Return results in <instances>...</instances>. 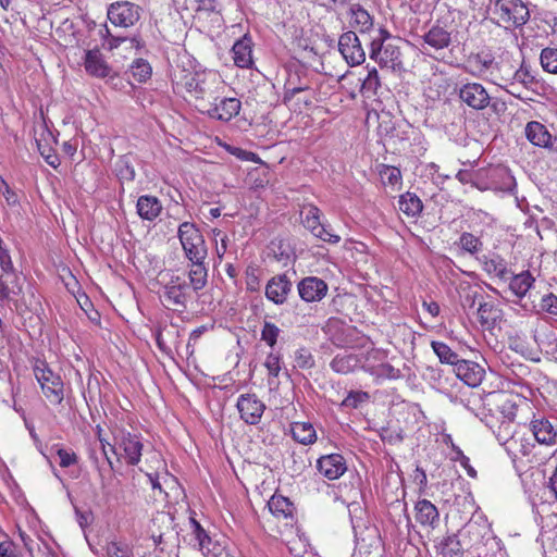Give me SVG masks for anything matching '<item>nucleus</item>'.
<instances>
[{
	"label": "nucleus",
	"mask_w": 557,
	"mask_h": 557,
	"mask_svg": "<svg viewBox=\"0 0 557 557\" xmlns=\"http://www.w3.org/2000/svg\"><path fill=\"white\" fill-rule=\"evenodd\" d=\"M172 85L175 94L193 102L201 112L225 92L226 84L219 72L213 70L194 71L176 66L172 74Z\"/></svg>",
	"instance_id": "f257e3e1"
},
{
	"label": "nucleus",
	"mask_w": 557,
	"mask_h": 557,
	"mask_svg": "<svg viewBox=\"0 0 557 557\" xmlns=\"http://www.w3.org/2000/svg\"><path fill=\"white\" fill-rule=\"evenodd\" d=\"M152 289L166 309L177 312L185 311L187 304L193 299L191 289L185 277L169 269L157 274Z\"/></svg>",
	"instance_id": "f03ea898"
},
{
	"label": "nucleus",
	"mask_w": 557,
	"mask_h": 557,
	"mask_svg": "<svg viewBox=\"0 0 557 557\" xmlns=\"http://www.w3.org/2000/svg\"><path fill=\"white\" fill-rule=\"evenodd\" d=\"M517 398V396L504 391L487 395L486 406L488 410L498 412L503 418L498 430L493 431L499 442L506 443L511 437V423L518 411Z\"/></svg>",
	"instance_id": "7ed1b4c3"
},
{
	"label": "nucleus",
	"mask_w": 557,
	"mask_h": 557,
	"mask_svg": "<svg viewBox=\"0 0 557 557\" xmlns=\"http://www.w3.org/2000/svg\"><path fill=\"white\" fill-rule=\"evenodd\" d=\"M34 375L41 393L52 407H63L66 388L62 376L55 373L46 361L37 360L34 366Z\"/></svg>",
	"instance_id": "20e7f679"
},
{
	"label": "nucleus",
	"mask_w": 557,
	"mask_h": 557,
	"mask_svg": "<svg viewBox=\"0 0 557 557\" xmlns=\"http://www.w3.org/2000/svg\"><path fill=\"white\" fill-rule=\"evenodd\" d=\"M111 432L114 440L111 451L119 460H123L126 465L137 466L140 461L144 448L140 436L116 425Z\"/></svg>",
	"instance_id": "39448f33"
},
{
	"label": "nucleus",
	"mask_w": 557,
	"mask_h": 557,
	"mask_svg": "<svg viewBox=\"0 0 557 557\" xmlns=\"http://www.w3.org/2000/svg\"><path fill=\"white\" fill-rule=\"evenodd\" d=\"M493 14L497 25L506 29L521 27L530 18L529 9L522 0H496Z\"/></svg>",
	"instance_id": "423d86ee"
},
{
	"label": "nucleus",
	"mask_w": 557,
	"mask_h": 557,
	"mask_svg": "<svg viewBox=\"0 0 557 557\" xmlns=\"http://www.w3.org/2000/svg\"><path fill=\"white\" fill-rule=\"evenodd\" d=\"M178 238L188 260H206L207 245L200 230L194 223H182L178 227Z\"/></svg>",
	"instance_id": "0eeeda50"
},
{
	"label": "nucleus",
	"mask_w": 557,
	"mask_h": 557,
	"mask_svg": "<svg viewBox=\"0 0 557 557\" xmlns=\"http://www.w3.org/2000/svg\"><path fill=\"white\" fill-rule=\"evenodd\" d=\"M189 524L190 535L206 557H234L224 544L212 540L195 517L189 518Z\"/></svg>",
	"instance_id": "6e6552de"
},
{
	"label": "nucleus",
	"mask_w": 557,
	"mask_h": 557,
	"mask_svg": "<svg viewBox=\"0 0 557 557\" xmlns=\"http://www.w3.org/2000/svg\"><path fill=\"white\" fill-rule=\"evenodd\" d=\"M140 11V7L133 2H115L108 9V18L116 26L131 27L139 21Z\"/></svg>",
	"instance_id": "1a4fd4ad"
},
{
	"label": "nucleus",
	"mask_w": 557,
	"mask_h": 557,
	"mask_svg": "<svg viewBox=\"0 0 557 557\" xmlns=\"http://www.w3.org/2000/svg\"><path fill=\"white\" fill-rule=\"evenodd\" d=\"M242 109V102L235 97H225L224 94L215 101H211L200 113L209 117L228 122L235 117Z\"/></svg>",
	"instance_id": "9d476101"
},
{
	"label": "nucleus",
	"mask_w": 557,
	"mask_h": 557,
	"mask_svg": "<svg viewBox=\"0 0 557 557\" xmlns=\"http://www.w3.org/2000/svg\"><path fill=\"white\" fill-rule=\"evenodd\" d=\"M338 50L350 66L359 65L366 60V52L354 30L345 32L339 36Z\"/></svg>",
	"instance_id": "9b49d317"
},
{
	"label": "nucleus",
	"mask_w": 557,
	"mask_h": 557,
	"mask_svg": "<svg viewBox=\"0 0 557 557\" xmlns=\"http://www.w3.org/2000/svg\"><path fill=\"white\" fill-rule=\"evenodd\" d=\"M236 408L247 424L256 425L263 416L265 405L256 394L248 393L237 398Z\"/></svg>",
	"instance_id": "f8f14e48"
},
{
	"label": "nucleus",
	"mask_w": 557,
	"mask_h": 557,
	"mask_svg": "<svg viewBox=\"0 0 557 557\" xmlns=\"http://www.w3.org/2000/svg\"><path fill=\"white\" fill-rule=\"evenodd\" d=\"M293 283L287 274H276L272 276L264 287L265 298L274 305H284L292 292Z\"/></svg>",
	"instance_id": "ddd939ff"
},
{
	"label": "nucleus",
	"mask_w": 557,
	"mask_h": 557,
	"mask_svg": "<svg viewBox=\"0 0 557 557\" xmlns=\"http://www.w3.org/2000/svg\"><path fill=\"white\" fill-rule=\"evenodd\" d=\"M283 103L290 110L301 113L312 103L311 89L308 84H300L299 87L287 85V92L283 95Z\"/></svg>",
	"instance_id": "4468645a"
},
{
	"label": "nucleus",
	"mask_w": 557,
	"mask_h": 557,
	"mask_svg": "<svg viewBox=\"0 0 557 557\" xmlns=\"http://www.w3.org/2000/svg\"><path fill=\"white\" fill-rule=\"evenodd\" d=\"M459 98L474 110H483L490 104L491 97L480 83H467L459 89Z\"/></svg>",
	"instance_id": "2eb2a0df"
},
{
	"label": "nucleus",
	"mask_w": 557,
	"mask_h": 557,
	"mask_svg": "<svg viewBox=\"0 0 557 557\" xmlns=\"http://www.w3.org/2000/svg\"><path fill=\"white\" fill-rule=\"evenodd\" d=\"M456 376L469 387L475 388L481 385L485 377V369L478 362L460 359L454 368Z\"/></svg>",
	"instance_id": "dca6fc26"
},
{
	"label": "nucleus",
	"mask_w": 557,
	"mask_h": 557,
	"mask_svg": "<svg viewBox=\"0 0 557 557\" xmlns=\"http://www.w3.org/2000/svg\"><path fill=\"white\" fill-rule=\"evenodd\" d=\"M495 58L488 51H480L470 53L465 62V70L472 76L482 79L487 78L490 71L493 69Z\"/></svg>",
	"instance_id": "f3484780"
},
{
	"label": "nucleus",
	"mask_w": 557,
	"mask_h": 557,
	"mask_svg": "<svg viewBox=\"0 0 557 557\" xmlns=\"http://www.w3.org/2000/svg\"><path fill=\"white\" fill-rule=\"evenodd\" d=\"M298 293L306 302H315L322 300L329 290L327 284L317 276L304 277L298 283Z\"/></svg>",
	"instance_id": "a211bd4d"
},
{
	"label": "nucleus",
	"mask_w": 557,
	"mask_h": 557,
	"mask_svg": "<svg viewBox=\"0 0 557 557\" xmlns=\"http://www.w3.org/2000/svg\"><path fill=\"white\" fill-rule=\"evenodd\" d=\"M317 469L324 478L333 481L339 479L347 471V465L343 455L330 454L321 456L317 460Z\"/></svg>",
	"instance_id": "6ab92c4d"
},
{
	"label": "nucleus",
	"mask_w": 557,
	"mask_h": 557,
	"mask_svg": "<svg viewBox=\"0 0 557 557\" xmlns=\"http://www.w3.org/2000/svg\"><path fill=\"white\" fill-rule=\"evenodd\" d=\"M513 73L515 65L511 64L510 60L502 58L495 61L486 81L503 88L515 87Z\"/></svg>",
	"instance_id": "aec40b11"
},
{
	"label": "nucleus",
	"mask_w": 557,
	"mask_h": 557,
	"mask_svg": "<svg viewBox=\"0 0 557 557\" xmlns=\"http://www.w3.org/2000/svg\"><path fill=\"white\" fill-rule=\"evenodd\" d=\"M234 64L240 69L253 65V41L248 34L236 40L232 48Z\"/></svg>",
	"instance_id": "412c9836"
},
{
	"label": "nucleus",
	"mask_w": 557,
	"mask_h": 557,
	"mask_svg": "<svg viewBox=\"0 0 557 557\" xmlns=\"http://www.w3.org/2000/svg\"><path fill=\"white\" fill-rule=\"evenodd\" d=\"M148 476L154 490H162L160 484V474L168 476L169 473L165 469L164 460L162 459L159 451L152 450L147 453L146 466L140 469Z\"/></svg>",
	"instance_id": "4be33fe9"
},
{
	"label": "nucleus",
	"mask_w": 557,
	"mask_h": 557,
	"mask_svg": "<svg viewBox=\"0 0 557 557\" xmlns=\"http://www.w3.org/2000/svg\"><path fill=\"white\" fill-rule=\"evenodd\" d=\"M530 430L539 444L550 446L557 441V431L545 417H534L530 422Z\"/></svg>",
	"instance_id": "5701e85b"
},
{
	"label": "nucleus",
	"mask_w": 557,
	"mask_h": 557,
	"mask_svg": "<svg viewBox=\"0 0 557 557\" xmlns=\"http://www.w3.org/2000/svg\"><path fill=\"white\" fill-rule=\"evenodd\" d=\"M84 67L88 75L97 78H106L110 76L111 72V67L99 49L85 51Z\"/></svg>",
	"instance_id": "b1692460"
},
{
	"label": "nucleus",
	"mask_w": 557,
	"mask_h": 557,
	"mask_svg": "<svg viewBox=\"0 0 557 557\" xmlns=\"http://www.w3.org/2000/svg\"><path fill=\"white\" fill-rule=\"evenodd\" d=\"M348 24L355 33L366 34L373 29L374 18L361 4L355 3L349 8Z\"/></svg>",
	"instance_id": "393cba45"
},
{
	"label": "nucleus",
	"mask_w": 557,
	"mask_h": 557,
	"mask_svg": "<svg viewBox=\"0 0 557 557\" xmlns=\"http://www.w3.org/2000/svg\"><path fill=\"white\" fill-rule=\"evenodd\" d=\"M414 518L423 528L435 529L440 524L438 509L428 499H420L416 503Z\"/></svg>",
	"instance_id": "a878e982"
},
{
	"label": "nucleus",
	"mask_w": 557,
	"mask_h": 557,
	"mask_svg": "<svg viewBox=\"0 0 557 557\" xmlns=\"http://www.w3.org/2000/svg\"><path fill=\"white\" fill-rule=\"evenodd\" d=\"M268 507L271 513L277 520L285 521V524H289L294 521L296 507L289 498L275 493L268 502Z\"/></svg>",
	"instance_id": "bb28decb"
},
{
	"label": "nucleus",
	"mask_w": 557,
	"mask_h": 557,
	"mask_svg": "<svg viewBox=\"0 0 557 557\" xmlns=\"http://www.w3.org/2000/svg\"><path fill=\"white\" fill-rule=\"evenodd\" d=\"M524 134L527 139L534 146L549 148L553 146V136L547 127L537 122L531 121L525 125Z\"/></svg>",
	"instance_id": "cd10ccee"
},
{
	"label": "nucleus",
	"mask_w": 557,
	"mask_h": 557,
	"mask_svg": "<svg viewBox=\"0 0 557 557\" xmlns=\"http://www.w3.org/2000/svg\"><path fill=\"white\" fill-rule=\"evenodd\" d=\"M136 209L143 220L153 221L161 213L162 205L157 197L143 195L137 200Z\"/></svg>",
	"instance_id": "c85d7f7f"
},
{
	"label": "nucleus",
	"mask_w": 557,
	"mask_h": 557,
	"mask_svg": "<svg viewBox=\"0 0 557 557\" xmlns=\"http://www.w3.org/2000/svg\"><path fill=\"white\" fill-rule=\"evenodd\" d=\"M191 263L188 270L189 287L191 294H197L203 289L208 282V269L205 265V260H189Z\"/></svg>",
	"instance_id": "c756f323"
},
{
	"label": "nucleus",
	"mask_w": 557,
	"mask_h": 557,
	"mask_svg": "<svg viewBox=\"0 0 557 557\" xmlns=\"http://www.w3.org/2000/svg\"><path fill=\"white\" fill-rule=\"evenodd\" d=\"M422 38L424 44L435 50L445 49L451 42L450 33L440 25H433Z\"/></svg>",
	"instance_id": "7c9ffc66"
},
{
	"label": "nucleus",
	"mask_w": 557,
	"mask_h": 557,
	"mask_svg": "<svg viewBox=\"0 0 557 557\" xmlns=\"http://www.w3.org/2000/svg\"><path fill=\"white\" fill-rule=\"evenodd\" d=\"M290 433L294 441L301 445H311L317 441V432L310 422H293Z\"/></svg>",
	"instance_id": "2f4dec72"
},
{
	"label": "nucleus",
	"mask_w": 557,
	"mask_h": 557,
	"mask_svg": "<svg viewBox=\"0 0 557 557\" xmlns=\"http://www.w3.org/2000/svg\"><path fill=\"white\" fill-rule=\"evenodd\" d=\"M398 208L407 216L414 218L421 213L423 205L416 194L407 191L399 197Z\"/></svg>",
	"instance_id": "473e14b6"
},
{
	"label": "nucleus",
	"mask_w": 557,
	"mask_h": 557,
	"mask_svg": "<svg viewBox=\"0 0 557 557\" xmlns=\"http://www.w3.org/2000/svg\"><path fill=\"white\" fill-rule=\"evenodd\" d=\"M535 278L529 271H523L511 277L509 283L510 290L519 298H522L534 284Z\"/></svg>",
	"instance_id": "72a5a7b5"
},
{
	"label": "nucleus",
	"mask_w": 557,
	"mask_h": 557,
	"mask_svg": "<svg viewBox=\"0 0 557 557\" xmlns=\"http://www.w3.org/2000/svg\"><path fill=\"white\" fill-rule=\"evenodd\" d=\"M359 363V359L352 354H338L330 363L331 369L339 374H348L352 372Z\"/></svg>",
	"instance_id": "f704fd0d"
},
{
	"label": "nucleus",
	"mask_w": 557,
	"mask_h": 557,
	"mask_svg": "<svg viewBox=\"0 0 557 557\" xmlns=\"http://www.w3.org/2000/svg\"><path fill=\"white\" fill-rule=\"evenodd\" d=\"M377 173L383 185L393 188L401 186L403 176L398 168L382 163L377 165Z\"/></svg>",
	"instance_id": "c9c22d12"
},
{
	"label": "nucleus",
	"mask_w": 557,
	"mask_h": 557,
	"mask_svg": "<svg viewBox=\"0 0 557 557\" xmlns=\"http://www.w3.org/2000/svg\"><path fill=\"white\" fill-rule=\"evenodd\" d=\"M438 554L442 557H461L462 545L456 534L446 535L440 542Z\"/></svg>",
	"instance_id": "e433bc0d"
},
{
	"label": "nucleus",
	"mask_w": 557,
	"mask_h": 557,
	"mask_svg": "<svg viewBox=\"0 0 557 557\" xmlns=\"http://www.w3.org/2000/svg\"><path fill=\"white\" fill-rule=\"evenodd\" d=\"M431 347L438 357L441 363L456 366L460 361L459 356L446 343L433 341Z\"/></svg>",
	"instance_id": "4c0bfd02"
},
{
	"label": "nucleus",
	"mask_w": 557,
	"mask_h": 557,
	"mask_svg": "<svg viewBox=\"0 0 557 557\" xmlns=\"http://www.w3.org/2000/svg\"><path fill=\"white\" fill-rule=\"evenodd\" d=\"M498 318V310L493 302H481L478 308V319L483 327L491 329Z\"/></svg>",
	"instance_id": "58836bf2"
},
{
	"label": "nucleus",
	"mask_w": 557,
	"mask_h": 557,
	"mask_svg": "<svg viewBox=\"0 0 557 557\" xmlns=\"http://www.w3.org/2000/svg\"><path fill=\"white\" fill-rule=\"evenodd\" d=\"M389 37V33L386 29H380V37L374 38L371 41L370 59L379 63L380 66H388L389 60L382 55V46L385 39Z\"/></svg>",
	"instance_id": "ea45409f"
},
{
	"label": "nucleus",
	"mask_w": 557,
	"mask_h": 557,
	"mask_svg": "<svg viewBox=\"0 0 557 557\" xmlns=\"http://www.w3.org/2000/svg\"><path fill=\"white\" fill-rule=\"evenodd\" d=\"M305 214L302 219L304 226L311 233L317 228H320L321 223V210L314 205H308L304 207L301 212Z\"/></svg>",
	"instance_id": "a19ab883"
},
{
	"label": "nucleus",
	"mask_w": 557,
	"mask_h": 557,
	"mask_svg": "<svg viewBox=\"0 0 557 557\" xmlns=\"http://www.w3.org/2000/svg\"><path fill=\"white\" fill-rule=\"evenodd\" d=\"M261 269L258 264L250 263L247 265L245 271V284L246 289L251 293L260 290L261 287Z\"/></svg>",
	"instance_id": "79ce46f5"
},
{
	"label": "nucleus",
	"mask_w": 557,
	"mask_h": 557,
	"mask_svg": "<svg viewBox=\"0 0 557 557\" xmlns=\"http://www.w3.org/2000/svg\"><path fill=\"white\" fill-rule=\"evenodd\" d=\"M513 82L515 85L519 83L525 88H532L533 85L537 83L535 76L532 74L531 67L524 62L521 63L519 69L515 67Z\"/></svg>",
	"instance_id": "37998d69"
},
{
	"label": "nucleus",
	"mask_w": 557,
	"mask_h": 557,
	"mask_svg": "<svg viewBox=\"0 0 557 557\" xmlns=\"http://www.w3.org/2000/svg\"><path fill=\"white\" fill-rule=\"evenodd\" d=\"M543 70L550 74H557V48H544L540 54Z\"/></svg>",
	"instance_id": "c03bdc74"
},
{
	"label": "nucleus",
	"mask_w": 557,
	"mask_h": 557,
	"mask_svg": "<svg viewBox=\"0 0 557 557\" xmlns=\"http://www.w3.org/2000/svg\"><path fill=\"white\" fill-rule=\"evenodd\" d=\"M484 270L499 278H507L509 273L507 264L500 257L491 258L484 261Z\"/></svg>",
	"instance_id": "a18cd8bd"
},
{
	"label": "nucleus",
	"mask_w": 557,
	"mask_h": 557,
	"mask_svg": "<svg viewBox=\"0 0 557 557\" xmlns=\"http://www.w3.org/2000/svg\"><path fill=\"white\" fill-rule=\"evenodd\" d=\"M280 334L281 330L275 323L271 321H264L260 334L262 342H264L269 347L273 348L277 343Z\"/></svg>",
	"instance_id": "49530a36"
},
{
	"label": "nucleus",
	"mask_w": 557,
	"mask_h": 557,
	"mask_svg": "<svg viewBox=\"0 0 557 557\" xmlns=\"http://www.w3.org/2000/svg\"><path fill=\"white\" fill-rule=\"evenodd\" d=\"M458 245L465 251L473 255L481 250L482 242L472 233L463 232L459 237Z\"/></svg>",
	"instance_id": "de8ad7c7"
},
{
	"label": "nucleus",
	"mask_w": 557,
	"mask_h": 557,
	"mask_svg": "<svg viewBox=\"0 0 557 557\" xmlns=\"http://www.w3.org/2000/svg\"><path fill=\"white\" fill-rule=\"evenodd\" d=\"M370 395L363 391H350L341 403L342 407L357 409L361 404L368 403Z\"/></svg>",
	"instance_id": "09e8293b"
},
{
	"label": "nucleus",
	"mask_w": 557,
	"mask_h": 557,
	"mask_svg": "<svg viewBox=\"0 0 557 557\" xmlns=\"http://www.w3.org/2000/svg\"><path fill=\"white\" fill-rule=\"evenodd\" d=\"M282 356L280 352L270 351L264 360V368L268 371L269 377H278L282 370Z\"/></svg>",
	"instance_id": "8fccbe9b"
},
{
	"label": "nucleus",
	"mask_w": 557,
	"mask_h": 557,
	"mask_svg": "<svg viewBox=\"0 0 557 557\" xmlns=\"http://www.w3.org/2000/svg\"><path fill=\"white\" fill-rule=\"evenodd\" d=\"M380 436L383 442L395 445L404 441L405 432L401 428H394L392 424H388L382 428Z\"/></svg>",
	"instance_id": "3c124183"
},
{
	"label": "nucleus",
	"mask_w": 557,
	"mask_h": 557,
	"mask_svg": "<svg viewBox=\"0 0 557 557\" xmlns=\"http://www.w3.org/2000/svg\"><path fill=\"white\" fill-rule=\"evenodd\" d=\"M51 143H57L53 134L47 128L44 127L39 138H36V145L39 153L42 156L48 154L49 152L54 151Z\"/></svg>",
	"instance_id": "603ef678"
},
{
	"label": "nucleus",
	"mask_w": 557,
	"mask_h": 557,
	"mask_svg": "<svg viewBox=\"0 0 557 557\" xmlns=\"http://www.w3.org/2000/svg\"><path fill=\"white\" fill-rule=\"evenodd\" d=\"M381 87V81L379 77L377 70L372 67L368 71L367 77L362 81L361 91L376 94L377 89Z\"/></svg>",
	"instance_id": "864d4df0"
},
{
	"label": "nucleus",
	"mask_w": 557,
	"mask_h": 557,
	"mask_svg": "<svg viewBox=\"0 0 557 557\" xmlns=\"http://www.w3.org/2000/svg\"><path fill=\"white\" fill-rule=\"evenodd\" d=\"M132 73L138 82H146L151 75V66L147 61L137 59L132 64Z\"/></svg>",
	"instance_id": "5fc2aeb1"
},
{
	"label": "nucleus",
	"mask_w": 557,
	"mask_h": 557,
	"mask_svg": "<svg viewBox=\"0 0 557 557\" xmlns=\"http://www.w3.org/2000/svg\"><path fill=\"white\" fill-rule=\"evenodd\" d=\"M55 449L61 468H69L78 462V456L72 449H66L59 445L55 446Z\"/></svg>",
	"instance_id": "6e6d98bb"
},
{
	"label": "nucleus",
	"mask_w": 557,
	"mask_h": 557,
	"mask_svg": "<svg viewBox=\"0 0 557 557\" xmlns=\"http://www.w3.org/2000/svg\"><path fill=\"white\" fill-rule=\"evenodd\" d=\"M295 362L300 369H311L314 367V358L307 348H299L296 350Z\"/></svg>",
	"instance_id": "4d7b16f0"
},
{
	"label": "nucleus",
	"mask_w": 557,
	"mask_h": 557,
	"mask_svg": "<svg viewBox=\"0 0 557 557\" xmlns=\"http://www.w3.org/2000/svg\"><path fill=\"white\" fill-rule=\"evenodd\" d=\"M108 557H129V548L126 544L111 541L106 546Z\"/></svg>",
	"instance_id": "13d9d810"
},
{
	"label": "nucleus",
	"mask_w": 557,
	"mask_h": 557,
	"mask_svg": "<svg viewBox=\"0 0 557 557\" xmlns=\"http://www.w3.org/2000/svg\"><path fill=\"white\" fill-rule=\"evenodd\" d=\"M312 234L317 238H319L325 243L333 244V245L339 243V240H341L339 235L332 233L331 230H329L323 224H320V228H317L314 232H312Z\"/></svg>",
	"instance_id": "bf43d9fd"
},
{
	"label": "nucleus",
	"mask_w": 557,
	"mask_h": 557,
	"mask_svg": "<svg viewBox=\"0 0 557 557\" xmlns=\"http://www.w3.org/2000/svg\"><path fill=\"white\" fill-rule=\"evenodd\" d=\"M0 190L5 198L9 206H16L18 203L17 194L9 186L4 178H0Z\"/></svg>",
	"instance_id": "052dcab7"
},
{
	"label": "nucleus",
	"mask_w": 557,
	"mask_h": 557,
	"mask_svg": "<svg viewBox=\"0 0 557 557\" xmlns=\"http://www.w3.org/2000/svg\"><path fill=\"white\" fill-rule=\"evenodd\" d=\"M0 557H20L15 543L8 536H4L0 543Z\"/></svg>",
	"instance_id": "680f3d73"
},
{
	"label": "nucleus",
	"mask_w": 557,
	"mask_h": 557,
	"mask_svg": "<svg viewBox=\"0 0 557 557\" xmlns=\"http://www.w3.org/2000/svg\"><path fill=\"white\" fill-rule=\"evenodd\" d=\"M213 234H214L215 240H218V239L220 240V245H216L215 251H216L218 257L220 259H222L227 250L228 237L225 233H223L221 230H218V228L213 230Z\"/></svg>",
	"instance_id": "e2e57ef3"
},
{
	"label": "nucleus",
	"mask_w": 557,
	"mask_h": 557,
	"mask_svg": "<svg viewBox=\"0 0 557 557\" xmlns=\"http://www.w3.org/2000/svg\"><path fill=\"white\" fill-rule=\"evenodd\" d=\"M96 436L101 444V449H102L103 455L106 456L110 467L112 468L113 463H112L111 458L108 456L107 448L109 447L111 449V446H113V444H111L108 441V438L103 435V430L100 425H97V428H96Z\"/></svg>",
	"instance_id": "0e129e2a"
},
{
	"label": "nucleus",
	"mask_w": 557,
	"mask_h": 557,
	"mask_svg": "<svg viewBox=\"0 0 557 557\" xmlns=\"http://www.w3.org/2000/svg\"><path fill=\"white\" fill-rule=\"evenodd\" d=\"M376 374L380 376H386L387 379H397L399 377V370L395 369L389 363H382L376 368Z\"/></svg>",
	"instance_id": "69168bd1"
},
{
	"label": "nucleus",
	"mask_w": 557,
	"mask_h": 557,
	"mask_svg": "<svg viewBox=\"0 0 557 557\" xmlns=\"http://www.w3.org/2000/svg\"><path fill=\"white\" fill-rule=\"evenodd\" d=\"M456 178L463 185L470 184L472 187H476V175L469 170H459Z\"/></svg>",
	"instance_id": "338daca9"
},
{
	"label": "nucleus",
	"mask_w": 557,
	"mask_h": 557,
	"mask_svg": "<svg viewBox=\"0 0 557 557\" xmlns=\"http://www.w3.org/2000/svg\"><path fill=\"white\" fill-rule=\"evenodd\" d=\"M542 308L552 314H557V297L553 294L543 297Z\"/></svg>",
	"instance_id": "774afa93"
}]
</instances>
